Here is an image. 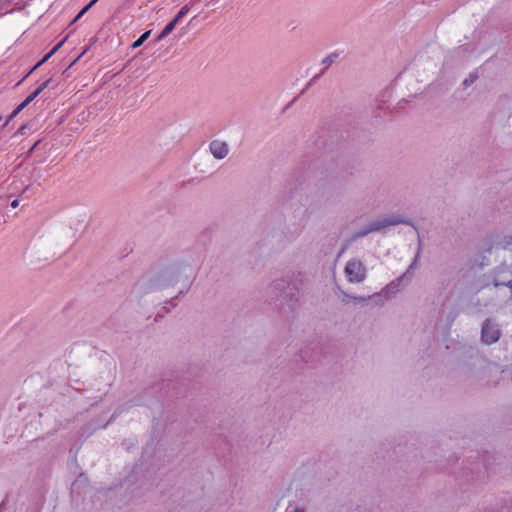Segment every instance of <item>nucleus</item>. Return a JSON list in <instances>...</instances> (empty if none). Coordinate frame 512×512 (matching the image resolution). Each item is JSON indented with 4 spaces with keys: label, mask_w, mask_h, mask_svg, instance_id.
Instances as JSON below:
<instances>
[{
    "label": "nucleus",
    "mask_w": 512,
    "mask_h": 512,
    "mask_svg": "<svg viewBox=\"0 0 512 512\" xmlns=\"http://www.w3.org/2000/svg\"><path fill=\"white\" fill-rule=\"evenodd\" d=\"M345 273L349 282H361L365 278L366 270L361 261L352 259L346 264Z\"/></svg>",
    "instance_id": "nucleus-1"
},
{
    "label": "nucleus",
    "mask_w": 512,
    "mask_h": 512,
    "mask_svg": "<svg viewBox=\"0 0 512 512\" xmlns=\"http://www.w3.org/2000/svg\"><path fill=\"white\" fill-rule=\"evenodd\" d=\"M500 337V331L497 327L493 326L490 321H486L482 326V340L486 344L496 342Z\"/></svg>",
    "instance_id": "nucleus-2"
},
{
    "label": "nucleus",
    "mask_w": 512,
    "mask_h": 512,
    "mask_svg": "<svg viewBox=\"0 0 512 512\" xmlns=\"http://www.w3.org/2000/svg\"><path fill=\"white\" fill-rule=\"evenodd\" d=\"M400 222H401V220L397 217L385 218L381 221H375V222L371 223L365 231L360 233L359 236H364L369 232L378 231V230H381L382 228H385L390 225H396Z\"/></svg>",
    "instance_id": "nucleus-3"
},
{
    "label": "nucleus",
    "mask_w": 512,
    "mask_h": 512,
    "mask_svg": "<svg viewBox=\"0 0 512 512\" xmlns=\"http://www.w3.org/2000/svg\"><path fill=\"white\" fill-rule=\"evenodd\" d=\"M210 151L214 157L222 159L228 154V147L225 142L214 140L210 143Z\"/></svg>",
    "instance_id": "nucleus-4"
},
{
    "label": "nucleus",
    "mask_w": 512,
    "mask_h": 512,
    "mask_svg": "<svg viewBox=\"0 0 512 512\" xmlns=\"http://www.w3.org/2000/svg\"><path fill=\"white\" fill-rule=\"evenodd\" d=\"M63 41L58 43L56 46L53 47V49L47 53L37 64L34 65V67L26 74V76L23 78L25 79L27 76H29L33 71H35L37 68H39L42 64H44L52 55H54L59 48L62 46Z\"/></svg>",
    "instance_id": "nucleus-5"
},
{
    "label": "nucleus",
    "mask_w": 512,
    "mask_h": 512,
    "mask_svg": "<svg viewBox=\"0 0 512 512\" xmlns=\"http://www.w3.org/2000/svg\"><path fill=\"white\" fill-rule=\"evenodd\" d=\"M178 23L174 20L170 21L165 27L164 29L162 30L159 38H164L166 36H168L176 27Z\"/></svg>",
    "instance_id": "nucleus-6"
},
{
    "label": "nucleus",
    "mask_w": 512,
    "mask_h": 512,
    "mask_svg": "<svg viewBox=\"0 0 512 512\" xmlns=\"http://www.w3.org/2000/svg\"><path fill=\"white\" fill-rule=\"evenodd\" d=\"M150 33H151L150 30L144 32L136 41L133 42L132 48L136 49V48L140 47L144 43V41H146V39L150 36Z\"/></svg>",
    "instance_id": "nucleus-7"
},
{
    "label": "nucleus",
    "mask_w": 512,
    "mask_h": 512,
    "mask_svg": "<svg viewBox=\"0 0 512 512\" xmlns=\"http://www.w3.org/2000/svg\"><path fill=\"white\" fill-rule=\"evenodd\" d=\"M98 0H92L88 5H86L74 18L73 22L78 21Z\"/></svg>",
    "instance_id": "nucleus-8"
},
{
    "label": "nucleus",
    "mask_w": 512,
    "mask_h": 512,
    "mask_svg": "<svg viewBox=\"0 0 512 512\" xmlns=\"http://www.w3.org/2000/svg\"><path fill=\"white\" fill-rule=\"evenodd\" d=\"M189 10H190L189 6H187V5L183 6L173 20L176 21L177 23H179L180 20L189 12Z\"/></svg>",
    "instance_id": "nucleus-9"
},
{
    "label": "nucleus",
    "mask_w": 512,
    "mask_h": 512,
    "mask_svg": "<svg viewBox=\"0 0 512 512\" xmlns=\"http://www.w3.org/2000/svg\"><path fill=\"white\" fill-rule=\"evenodd\" d=\"M27 106V104L25 102H22L14 111L13 113L10 115V117L5 121L4 123V126H6L10 119L13 118L14 116H16L21 110H23L25 107Z\"/></svg>",
    "instance_id": "nucleus-10"
},
{
    "label": "nucleus",
    "mask_w": 512,
    "mask_h": 512,
    "mask_svg": "<svg viewBox=\"0 0 512 512\" xmlns=\"http://www.w3.org/2000/svg\"><path fill=\"white\" fill-rule=\"evenodd\" d=\"M338 54L337 53H331L329 54L325 59H323V63L324 64H330L332 63L336 58H338Z\"/></svg>",
    "instance_id": "nucleus-11"
},
{
    "label": "nucleus",
    "mask_w": 512,
    "mask_h": 512,
    "mask_svg": "<svg viewBox=\"0 0 512 512\" xmlns=\"http://www.w3.org/2000/svg\"><path fill=\"white\" fill-rule=\"evenodd\" d=\"M38 95H39V94H38L36 91H34V92H32L30 95H28V96L26 97V99H25L23 102H25V103L28 105V104H30V103H31V102H32V101H33V100H34Z\"/></svg>",
    "instance_id": "nucleus-12"
},
{
    "label": "nucleus",
    "mask_w": 512,
    "mask_h": 512,
    "mask_svg": "<svg viewBox=\"0 0 512 512\" xmlns=\"http://www.w3.org/2000/svg\"><path fill=\"white\" fill-rule=\"evenodd\" d=\"M51 79L44 81L35 91L40 94L44 89H46L50 83Z\"/></svg>",
    "instance_id": "nucleus-13"
},
{
    "label": "nucleus",
    "mask_w": 512,
    "mask_h": 512,
    "mask_svg": "<svg viewBox=\"0 0 512 512\" xmlns=\"http://www.w3.org/2000/svg\"><path fill=\"white\" fill-rule=\"evenodd\" d=\"M19 205V200L15 199L11 202V207L12 208H17Z\"/></svg>",
    "instance_id": "nucleus-14"
},
{
    "label": "nucleus",
    "mask_w": 512,
    "mask_h": 512,
    "mask_svg": "<svg viewBox=\"0 0 512 512\" xmlns=\"http://www.w3.org/2000/svg\"><path fill=\"white\" fill-rule=\"evenodd\" d=\"M464 84H465V85H468V79H465V80H464Z\"/></svg>",
    "instance_id": "nucleus-15"
},
{
    "label": "nucleus",
    "mask_w": 512,
    "mask_h": 512,
    "mask_svg": "<svg viewBox=\"0 0 512 512\" xmlns=\"http://www.w3.org/2000/svg\"><path fill=\"white\" fill-rule=\"evenodd\" d=\"M295 512H305L304 510L298 509Z\"/></svg>",
    "instance_id": "nucleus-16"
},
{
    "label": "nucleus",
    "mask_w": 512,
    "mask_h": 512,
    "mask_svg": "<svg viewBox=\"0 0 512 512\" xmlns=\"http://www.w3.org/2000/svg\"><path fill=\"white\" fill-rule=\"evenodd\" d=\"M38 142L37 143H34V146L32 147V150L37 146Z\"/></svg>",
    "instance_id": "nucleus-17"
}]
</instances>
